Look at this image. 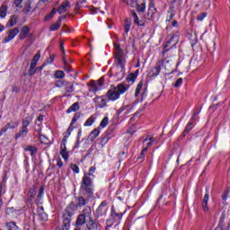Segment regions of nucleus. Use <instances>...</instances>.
I'll return each instance as SVG.
<instances>
[{"instance_id":"1","label":"nucleus","mask_w":230,"mask_h":230,"mask_svg":"<svg viewBox=\"0 0 230 230\" xmlns=\"http://www.w3.org/2000/svg\"><path fill=\"white\" fill-rule=\"evenodd\" d=\"M84 224H86V229L88 230H98V225L93 219V209L89 206L83 209L75 220V226H79L82 230H84Z\"/></svg>"},{"instance_id":"2","label":"nucleus","mask_w":230,"mask_h":230,"mask_svg":"<svg viewBox=\"0 0 230 230\" xmlns=\"http://www.w3.org/2000/svg\"><path fill=\"white\" fill-rule=\"evenodd\" d=\"M79 117H80V114L78 113L75 115L67 131L65 133V138L62 140L60 144V155L62 156L64 161H69V152H67V147L66 146V143H67V137L71 136V131L73 130V125L76 123V119Z\"/></svg>"},{"instance_id":"3","label":"nucleus","mask_w":230,"mask_h":230,"mask_svg":"<svg viewBox=\"0 0 230 230\" xmlns=\"http://www.w3.org/2000/svg\"><path fill=\"white\" fill-rule=\"evenodd\" d=\"M127 86L125 84H119L117 87L110 89L106 93V98L110 102H116V100H119V96L121 94H125L127 93Z\"/></svg>"},{"instance_id":"4","label":"nucleus","mask_w":230,"mask_h":230,"mask_svg":"<svg viewBox=\"0 0 230 230\" xmlns=\"http://www.w3.org/2000/svg\"><path fill=\"white\" fill-rule=\"evenodd\" d=\"M93 178H91L84 174L81 182V190L86 193L89 197H93L94 194V188L93 187Z\"/></svg>"},{"instance_id":"5","label":"nucleus","mask_w":230,"mask_h":230,"mask_svg":"<svg viewBox=\"0 0 230 230\" xmlns=\"http://www.w3.org/2000/svg\"><path fill=\"white\" fill-rule=\"evenodd\" d=\"M114 49L115 58L120 67V78H123V69H125V63L127 62V60L125 59V53H123L121 47L118 43L114 44Z\"/></svg>"},{"instance_id":"6","label":"nucleus","mask_w":230,"mask_h":230,"mask_svg":"<svg viewBox=\"0 0 230 230\" xmlns=\"http://www.w3.org/2000/svg\"><path fill=\"white\" fill-rule=\"evenodd\" d=\"M76 209H77L76 205L73 202L66 207L63 214L64 222H66V224H69L71 222V217L75 215V213L76 212Z\"/></svg>"},{"instance_id":"7","label":"nucleus","mask_w":230,"mask_h":230,"mask_svg":"<svg viewBox=\"0 0 230 230\" xmlns=\"http://www.w3.org/2000/svg\"><path fill=\"white\" fill-rule=\"evenodd\" d=\"M104 83L105 80L103 77H101L98 81H91L88 83L89 93H98V91H102V87H103Z\"/></svg>"},{"instance_id":"8","label":"nucleus","mask_w":230,"mask_h":230,"mask_svg":"<svg viewBox=\"0 0 230 230\" xmlns=\"http://www.w3.org/2000/svg\"><path fill=\"white\" fill-rule=\"evenodd\" d=\"M40 60V52H37L31 61L29 75H33L37 73V64Z\"/></svg>"},{"instance_id":"9","label":"nucleus","mask_w":230,"mask_h":230,"mask_svg":"<svg viewBox=\"0 0 230 230\" xmlns=\"http://www.w3.org/2000/svg\"><path fill=\"white\" fill-rule=\"evenodd\" d=\"M107 210H108L107 201H102L95 211L96 218H100V217H103V215H107Z\"/></svg>"},{"instance_id":"10","label":"nucleus","mask_w":230,"mask_h":230,"mask_svg":"<svg viewBox=\"0 0 230 230\" xmlns=\"http://www.w3.org/2000/svg\"><path fill=\"white\" fill-rule=\"evenodd\" d=\"M93 102L99 109H104V107H107V98H105V96L95 97Z\"/></svg>"},{"instance_id":"11","label":"nucleus","mask_w":230,"mask_h":230,"mask_svg":"<svg viewBox=\"0 0 230 230\" xmlns=\"http://www.w3.org/2000/svg\"><path fill=\"white\" fill-rule=\"evenodd\" d=\"M208 203H209V191L207 190L205 196L203 198V200L201 202V208H202L204 213H208L209 211Z\"/></svg>"},{"instance_id":"12","label":"nucleus","mask_w":230,"mask_h":230,"mask_svg":"<svg viewBox=\"0 0 230 230\" xmlns=\"http://www.w3.org/2000/svg\"><path fill=\"white\" fill-rule=\"evenodd\" d=\"M159 73H161V64H156L154 68H152L148 73L149 78H157L159 76Z\"/></svg>"},{"instance_id":"13","label":"nucleus","mask_w":230,"mask_h":230,"mask_svg":"<svg viewBox=\"0 0 230 230\" xmlns=\"http://www.w3.org/2000/svg\"><path fill=\"white\" fill-rule=\"evenodd\" d=\"M17 35H19V29L18 28H14L13 30H11L8 32V35L5 37L4 39V42H10L11 40H13V39H15V37H17Z\"/></svg>"},{"instance_id":"14","label":"nucleus","mask_w":230,"mask_h":230,"mask_svg":"<svg viewBox=\"0 0 230 230\" xmlns=\"http://www.w3.org/2000/svg\"><path fill=\"white\" fill-rule=\"evenodd\" d=\"M71 8V4H69V2L65 1L61 4V5L59 6V8L58 9V13L62 14V13H66V12H67V10H69Z\"/></svg>"},{"instance_id":"15","label":"nucleus","mask_w":230,"mask_h":230,"mask_svg":"<svg viewBox=\"0 0 230 230\" xmlns=\"http://www.w3.org/2000/svg\"><path fill=\"white\" fill-rule=\"evenodd\" d=\"M144 143H146V147H145L142 150L141 155H140V159L143 157V155H145V152H146V150H148V146H152V145H154V137L146 138L144 140Z\"/></svg>"},{"instance_id":"16","label":"nucleus","mask_w":230,"mask_h":230,"mask_svg":"<svg viewBox=\"0 0 230 230\" xmlns=\"http://www.w3.org/2000/svg\"><path fill=\"white\" fill-rule=\"evenodd\" d=\"M63 18H64V16L59 17L58 20L50 26L49 31H57V30H58V28H60V26L62 25V19Z\"/></svg>"},{"instance_id":"17","label":"nucleus","mask_w":230,"mask_h":230,"mask_svg":"<svg viewBox=\"0 0 230 230\" xmlns=\"http://www.w3.org/2000/svg\"><path fill=\"white\" fill-rule=\"evenodd\" d=\"M125 213H127V211H124V213H118L113 211L111 212V218L114 220V222H119L121 220V218H123V215H125Z\"/></svg>"},{"instance_id":"18","label":"nucleus","mask_w":230,"mask_h":230,"mask_svg":"<svg viewBox=\"0 0 230 230\" xmlns=\"http://www.w3.org/2000/svg\"><path fill=\"white\" fill-rule=\"evenodd\" d=\"M132 111H134V105H132V104L124 105V106L120 109V111H121V112L124 111V114H130V112H132Z\"/></svg>"},{"instance_id":"19","label":"nucleus","mask_w":230,"mask_h":230,"mask_svg":"<svg viewBox=\"0 0 230 230\" xmlns=\"http://www.w3.org/2000/svg\"><path fill=\"white\" fill-rule=\"evenodd\" d=\"M28 35H30V27H28V26L22 27V32L20 34V39H22V40L26 39V37H28Z\"/></svg>"},{"instance_id":"20","label":"nucleus","mask_w":230,"mask_h":230,"mask_svg":"<svg viewBox=\"0 0 230 230\" xmlns=\"http://www.w3.org/2000/svg\"><path fill=\"white\" fill-rule=\"evenodd\" d=\"M101 132H102V129L100 128L93 129L90 134V139H92V141H94V139H96V137L100 136Z\"/></svg>"},{"instance_id":"21","label":"nucleus","mask_w":230,"mask_h":230,"mask_svg":"<svg viewBox=\"0 0 230 230\" xmlns=\"http://www.w3.org/2000/svg\"><path fill=\"white\" fill-rule=\"evenodd\" d=\"M78 109H80V105L78 104V102H75L67 109L66 113L71 114V112H76Z\"/></svg>"},{"instance_id":"22","label":"nucleus","mask_w":230,"mask_h":230,"mask_svg":"<svg viewBox=\"0 0 230 230\" xmlns=\"http://www.w3.org/2000/svg\"><path fill=\"white\" fill-rule=\"evenodd\" d=\"M94 173H96V167L92 166L89 168L88 172H84V175H87V177L94 179L95 178Z\"/></svg>"},{"instance_id":"23","label":"nucleus","mask_w":230,"mask_h":230,"mask_svg":"<svg viewBox=\"0 0 230 230\" xmlns=\"http://www.w3.org/2000/svg\"><path fill=\"white\" fill-rule=\"evenodd\" d=\"M17 24V16L12 15L9 22L6 24L7 28H13V26H15Z\"/></svg>"},{"instance_id":"24","label":"nucleus","mask_w":230,"mask_h":230,"mask_svg":"<svg viewBox=\"0 0 230 230\" xmlns=\"http://www.w3.org/2000/svg\"><path fill=\"white\" fill-rule=\"evenodd\" d=\"M94 121H96V116L92 115L86 119L84 126V127H92V125H93V123H94Z\"/></svg>"},{"instance_id":"25","label":"nucleus","mask_w":230,"mask_h":230,"mask_svg":"<svg viewBox=\"0 0 230 230\" xmlns=\"http://www.w3.org/2000/svg\"><path fill=\"white\" fill-rule=\"evenodd\" d=\"M162 66L166 69V71H172V61L168 59H164L162 62Z\"/></svg>"},{"instance_id":"26","label":"nucleus","mask_w":230,"mask_h":230,"mask_svg":"<svg viewBox=\"0 0 230 230\" xmlns=\"http://www.w3.org/2000/svg\"><path fill=\"white\" fill-rule=\"evenodd\" d=\"M132 16H133L135 23L137 24V26H145V21H143V20L139 21V18L137 17V13H132Z\"/></svg>"},{"instance_id":"27","label":"nucleus","mask_w":230,"mask_h":230,"mask_svg":"<svg viewBox=\"0 0 230 230\" xmlns=\"http://www.w3.org/2000/svg\"><path fill=\"white\" fill-rule=\"evenodd\" d=\"M131 26H132V22L130 21V19H126V22L124 23V31L126 34H128V31H130Z\"/></svg>"},{"instance_id":"28","label":"nucleus","mask_w":230,"mask_h":230,"mask_svg":"<svg viewBox=\"0 0 230 230\" xmlns=\"http://www.w3.org/2000/svg\"><path fill=\"white\" fill-rule=\"evenodd\" d=\"M7 12H8V5H2L0 7V17L2 19H4V17H6Z\"/></svg>"},{"instance_id":"29","label":"nucleus","mask_w":230,"mask_h":230,"mask_svg":"<svg viewBox=\"0 0 230 230\" xmlns=\"http://www.w3.org/2000/svg\"><path fill=\"white\" fill-rule=\"evenodd\" d=\"M38 218L40 222H48V214L41 210L38 215Z\"/></svg>"},{"instance_id":"30","label":"nucleus","mask_w":230,"mask_h":230,"mask_svg":"<svg viewBox=\"0 0 230 230\" xmlns=\"http://www.w3.org/2000/svg\"><path fill=\"white\" fill-rule=\"evenodd\" d=\"M156 9L155 6H154V4H151L148 8L147 15L152 19L154 17V14L155 13Z\"/></svg>"},{"instance_id":"31","label":"nucleus","mask_w":230,"mask_h":230,"mask_svg":"<svg viewBox=\"0 0 230 230\" xmlns=\"http://www.w3.org/2000/svg\"><path fill=\"white\" fill-rule=\"evenodd\" d=\"M169 44H172V46H177V44H179V35H173L171 37Z\"/></svg>"},{"instance_id":"32","label":"nucleus","mask_w":230,"mask_h":230,"mask_svg":"<svg viewBox=\"0 0 230 230\" xmlns=\"http://www.w3.org/2000/svg\"><path fill=\"white\" fill-rule=\"evenodd\" d=\"M54 76L58 80H60L66 76V74H64V71H62V70H57L54 74Z\"/></svg>"},{"instance_id":"33","label":"nucleus","mask_w":230,"mask_h":230,"mask_svg":"<svg viewBox=\"0 0 230 230\" xmlns=\"http://www.w3.org/2000/svg\"><path fill=\"white\" fill-rule=\"evenodd\" d=\"M32 119H33V117L29 116L25 118L22 121V127L28 128L30 126V123H31Z\"/></svg>"},{"instance_id":"34","label":"nucleus","mask_w":230,"mask_h":230,"mask_svg":"<svg viewBox=\"0 0 230 230\" xmlns=\"http://www.w3.org/2000/svg\"><path fill=\"white\" fill-rule=\"evenodd\" d=\"M56 13H57V9H53L50 13L45 16V21H51V19L55 17Z\"/></svg>"},{"instance_id":"35","label":"nucleus","mask_w":230,"mask_h":230,"mask_svg":"<svg viewBox=\"0 0 230 230\" xmlns=\"http://www.w3.org/2000/svg\"><path fill=\"white\" fill-rule=\"evenodd\" d=\"M7 230H18L19 226L14 222L7 223Z\"/></svg>"},{"instance_id":"36","label":"nucleus","mask_w":230,"mask_h":230,"mask_svg":"<svg viewBox=\"0 0 230 230\" xmlns=\"http://www.w3.org/2000/svg\"><path fill=\"white\" fill-rule=\"evenodd\" d=\"M146 10V5L145 4V1L142 0L141 4H137V11L140 13L145 12Z\"/></svg>"},{"instance_id":"37","label":"nucleus","mask_w":230,"mask_h":230,"mask_svg":"<svg viewBox=\"0 0 230 230\" xmlns=\"http://www.w3.org/2000/svg\"><path fill=\"white\" fill-rule=\"evenodd\" d=\"M107 125H109V117H104L101 121L100 127H102V128H105Z\"/></svg>"},{"instance_id":"38","label":"nucleus","mask_w":230,"mask_h":230,"mask_svg":"<svg viewBox=\"0 0 230 230\" xmlns=\"http://www.w3.org/2000/svg\"><path fill=\"white\" fill-rule=\"evenodd\" d=\"M26 152H31V155H33V154H37V147L29 146L25 148Z\"/></svg>"},{"instance_id":"39","label":"nucleus","mask_w":230,"mask_h":230,"mask_svg":"<svg viewBox=\"0 0 230 230\" xmlns=\"http://www.w3.org/2000/svg\"><path fill=\"white\" fill-rule=\"evenodd\" d=\"M141 89H143V82L138 83L135 92V96H139V93H141Z\"/></svg>"},{"instance_id":"40","label":"nucleus","mask_w":230,"mask_h":230,"mask_svg":"<svg viewBox=\"0 0 230 230\" xmlns=\"http://www.w3.org/2000/svg\"><path fill=\"white\" fill-rule=\"evenodd\" d=\"M215 230H229V226L219 224Z\"/></svg>"},{"instance_id":"41","label":"nucleus","mask_w":230,"mask_h":230,"mask_svg":"<svg viewBox=\"0 0 230 230\" xmlns=\"http://www.w3.org/2000/svg\"><path fill=\"white\" fill-rule=\"evenodd\" d=\"M136 78H137V75H136L135 74H130L128 78H127V81L128 82H136Z\"/></svg>"},{"instance_id":"42","label":"nucleus","mask_w":230,"mask_h":230,"mask_svg":"<svg viewBox=\"0 0 230 230\" xmlns=\"http://www.w3.org/2000/svg\"><path fill=\"white\" fill-rule=\"evenodd\" d=\"M40 139L41 143H44V145H48L49 143V139L48 137H46V136H44V135H40Z\"/></svg>"},{"instance_id":"43","label":"nucleus","mask_w":230,"mask_h":230,"mask_svg":"<svg viewBox=\"0 0 230 230\" xmlns=\"http://www.w3.org/2000/svg\"><path fill=\"white\" fill-rule=\"evenodd\" d=\"M65 91H66V93H73V91H75V89L73 88V84H67L65 88Z\"/></svg>"},{"instance_id":"44","label":"nucleus","mask_w":230,"mask_h":230,"mask_svg":"<svg viewBox=\"0 0 230 230\" xmlns=\"http://www.w3.org/2000/svg\"><path fill=\"white\" fill-rule=\"evenodd\" d=\"M85 199H84L83 197L78 198V203L77 205L82 208L83 206H85Z\"/></svg>"},{"instance_id":"45","label":"nucleus","mask_w":230,"mask_h":230,"mask_svg":"<svg viewBox=\"0 0 230 230\" xmlns=\"http://www.w3.org/2000/svg\"><path fill=\"white\" fill-rule=\"evenodd\" d=\"M26 134H28V128L22 126V129L20 132L18 137H24V136H26Z\"/></svg>"},{"instance_id":"46","label":"nucleus","mask_w":230,"mask_h":230,"mask_svg":"<svg viewBox=\"0 0 230 230\" xmlns=\"http://www.w3.org/2000/svg\"><path fill=\"white\" fill-rule=\"evenodd\" d=\"M193 128V122H189L188 125L185 128L184 132L188 133L190 130Z\"/></svg>"},{"instance_id":"47","label":"nucleus","mask_w":230,"mask_h":230,"mask_svg":"<svg viewBox=\"0 0 230 230\" xmlns=\"http://www.w3.org/2000/svg\"><path fill=\"white\" fill-rule=\"evenodd\" d=\"M71 170H72L75 173H80V168H79L76 164L71 165Z\"/></svg>"},{"instance_id":"48","label":"nucleus","mask_w":230,"mask_h":230,"mask_svg":"<svg viewBox=\"0 0 230 230\" xmlns=\"http://www.w3.org/2000/svg\"><path fill=\"white\" fill-rule=\"evenodd\" d=\"M53 60H55V57L54 56H50L49 58H48L45 61V64L48 66V64H53Z\"/></svg>"},{"instance_id":"49","label":"nucleus","mask_w":230,"mask_h":230,"mask_svg":"<svg viewBox=\"0 0 230 230\" xmlns=\"http://www.w3.org/2000/svg\"><path fill=\"white\" fill-rule=\"evenodd\" d=\"M207 15L208 14L206 13H202L199 15H198L197 19H198V21H204V19H206Z\"/></svg>"},{"instance_id":"50","label":"nucleus","mask_w":230,"mask_h":230,"mask_svg":"<svg viewBox=\"0 0 230 230\" xmlns=\"http://www.w3.org/2000/svg\"><path fill=\"white\" fill-rule=\"evenodd\" d=\"M222 199L223 200H227V199H229V190H226L223 195H222Z\"/></svg>"},{"instance_id":"51","label":"nucleus","mask_w":230,"mask_h":230,"mask_svg":"<svg viewBox=\"0 0 230 230\" xmlns=\"http://www.w3.org/2000/svg\"><path fill=\"white\" fill-rule=\"evenodd\" d=\"M182 85V78L177 79L176 83L174 84V87H181Z\"/></svg>"},{"instance_id":"52","label":"nucleus","mask_w":230,"mask_h":230,"mask_svg":"<svg viewBox=\"0 0 230 230\" xmlns=\"http://www.w3.org/2000/svg\"><path fill=\"white\" fill-rule=\"evenodd\" d=\"M31 10V5H30V3H28L27 5L24 7L23 12H25V13H29Z\"/></svg>"},{"instance_id":"53","label":"nucleus","mask_w":230,"mask_h":230,"mask_svg":"<svg viewBox=\"0 0 230 230\" xmlns=\"http://www.w3.org/2000/svg\"><path fill=\"white\" fill-rule=\"evenodd\" d=\"M126 4H129L130 6H134V2L132 0H122Z\"/></svg>"},{"instance_id":"54","label":"nucleus","mask_w":230,"mask_h":230,"mask_svg":"<svg viewBox=\"0 0 230 230\" xmlns=\"http://www.w3.org/2000/svg\"><path fill=\"white\" fill-rule=\"evenodd\" d=\"M14 4L17 6V8H19V6L22 4V0H14Z\"/></svg>"},{"instance_id":"55","label":"nucleus","mask_w":230,"mask_h":230,"mask_svg":"<svg viewBox=\"0 0 230 230\" xmlns=\"http://www.w3.org/2000/svg\"><path fill=\"white\" fill-rule=\"evenodd\" d=\"M172 27L173 28H178L179 27V22H177V21H173L172 22Z\"/></svg>"},{"instance_id":"56","label":"nucleus","mask_w":230,"mask_h":230,"mask_svg":"<svg viewBox=\"0 0 230 230\" xmlns=\"http://www.w3.org/2000/svg\"><path fill=\"white\" fill-rule=\"evenodd\" d=\"M58 166H59V168H62V166H64V162H62L61 160H59L58 162Z\"/></svg>"},{"instance_id":"57","label":"nucleus","mask_w":230,"mask_h":230,"mask_svg":"<svg viewBox=\"0 0 230 230\" xmlns=\"http://www.w3.org/2000/svg\"><path fill=\"white\" fill-rule=\"evenodd\" d=\"M111 220L107 221V227H112V224H114V221H112L111 224H109Z\"/></svg>"},{"instance_id":"58","label":"nucleus","mask_w":230,"mask_h":230,"mask_svg":"<svg viewBox=\"0 0 230 230\" xmlns=\"http://www.w3.org/2000/svg\"><path fill=\"white\" fill-rule=\"evenodd\" d=\"M42 119H44V116L43 115H40L38 117V121H42Z\"/></svg>"},{"instance_id":"59","label":"nucleus","mask_w":230,"mask_h":230,"mask_svg":"<svg viewBox=\"0 0 230 230\" xmlns=\"http://www.w3.org/2000/svg\"><path fill=\"white\" fill-rule=\"evenodd\" d=\"M46 63H44L41 66H40V71H42L44 69V67H46Z\"/></svg>"},{"instance_id":"60","label":"nucleus","mask_w":230,"mask_h":230,"mask_svg":"<svg viewBox=\"0 0 230 230\" xmlns=\"http://www.w3.org/2000/svg\"><path fill=\"white\" fill-rule=\"evenodd\" d=\"M1 31H4V26L0 24V33H1Z\"/></svg>"},{"instance_id":"61","label":"nucleus","mask_w":230,"mask_h":230,"mask_svg":"<svg viewBox=\"0 0 230 230\" xmlns=\"http://www.w3.org/2000/svg\"><path fill=\"white\" fill-rule=\"evenodd\" d=\"M208 4L207 5V8H210V6H211V2H209V0H208Z\"/></svg>"},{"instance_id":"62","label":"nucleus","mask_w":230,"mask_h":230,"mask_svg":"<svg viewBox=\"0 0 230 230\" xmlns=\"http://www.w3.org/2000/svg\"><path fill=\"white\" fill-rule=\"evenodd\" d=\"M60 47H61V49L63 50V53H66V51L64 50V45H60Z\"/></svg>"},{"instance_id":"63","label":"nucleus","mask_w":230,"mask_h":230,"mask_svg":"<svg viewBox=\"0 0 230 230\" xmlns=\"http://www.w3.org/2000/svg\"><path fill=\"white\" fill-rule=\"evenodd\" d=\"M75 230H82L78 226H75Z\"/></svg>"},{"instance_id":"64","label":"nucleus","mask_w":230,"mask_h":230,"mask_svg":"<svg viewBox=\"0 0 230 230\" xmlns=\"http://www.w3.org/2000/svg\"><path fill=\"white\" fill-rule=\"evenodd\" d=\"M129 134H134V131H131V129L128 130Z\"/></svg>"}]
</instances>
